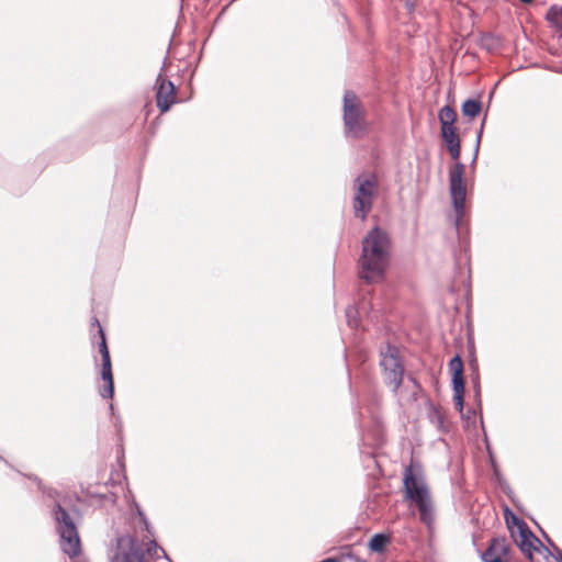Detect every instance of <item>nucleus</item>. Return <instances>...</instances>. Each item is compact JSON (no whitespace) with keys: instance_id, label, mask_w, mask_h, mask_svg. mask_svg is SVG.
<instances>
[{"instance_id":"nucleus-25","label":"nucleus","mask_w":562,"mask_h":562,"mask_svg":"<svg viewBox=\"0 0 562 562\" xmlns=\"http://www.w3.org/2000/svg\"><path fill=\"white\" fill-rule=\"evenodd\" d=\"M470 368H471V380H472V383H473V389H474V392H475V396L480 398L481 396V386H480V374H479V368H477V363H476V360L473 359L471 362H470Z\"/></svg>"},{"instance_id":"nucleus-9","label":"nucleus","mask_w":562,"mask_h":562,"mask_svg":"<svg viewBox=\"0 0 562 562\" xmlns=\"http://www.w3.org/2000/svg\"><path fill=\"white\" fill-rule=\"evenodd\" d=\"M156 88L157 106L161 113H165L176 103V86L171 80L164 78L161 74H159Z\"/></svg>"},{"instance_id":"nucleus-13","label":"nucleus","mask_w":562,"mask_h":562,"mask_svg":"<svg viewBox=\"0 0 562 562\" xmlns=\"http://www.w3.org/2000/svg\"><path fill=\"white\" fill-rule=\"evenodd\" d=\"M419 512V519L427 527H430L434 522V507L431 497L424 498L414 503Z\"/></svg>"},{"instance_id":"nucleus-21","label":"nucleus","mask_w":562,"mask_h":562,"mask_svg":"<svg viewBox=\"0 0 562 562\" xmlns=\"http://www.w3.org/2000/svg\"><path fill=\"white\" fill-rule=\"evenodd\" d=\"M480 46L490 53L495 52L501 46V38L492 33H486L481 36Z\"/></svg>"},{"instance_id":"nucleus-35","label":"nucleus","mask_w":562,"mask_h":562,"mask_svg":"<svg viewBox=\"0 0 562 562\" xmlns=\"http://www.w3.org/2000/svg\"><path fill=\"white\" fill-rule=\"evenodd\" d=\"M168 562H172V560H171V559H168Z\"/></svg>"},{"instance_id":"nucleus-11","label":"nucleus","mask_w":562,"mask_h":562,"mask_svg":"<svg viewBox=\"0 0 562 562\" xmlns=\"http://www.w3.org/2000/svg\"><path fill=\"white\" fill-rule=\"evenodd\" d=\"M101 361V379L103 380L104 384L99 390V394L102 398L108 400L114 396V379L112 372V362L111 359Z\"/></svg>"},{"instance_id":"nucleus-2","label":"nucleus","mask_w":562,"mask_h":562,"mask_svg":"<svg viewBox=\"0 0 562 562\" xmlns=\"http://www.w3.org/2000/svg\"><path fill=\"white\" fill-rule=\"evenodd\" d=\"M344 133L347 138L362 139L369 135L371 124L367 110L358 95L350 90L345 91L342 99Z\"/></svg>"},{"instance_id":"nucleus-29","label":"nucleus","mask_w":562,"mask_h":562,"mask_svg":"<svg viewBox=\"0 0 562 562\" xmlns=\"http://www.w3.org/2000/svg\"><path fill=\"white\" fill-rule=\"evenodd\" d=\"M484 124H485V117L483 119L481 127H480V130H479V132L476 134L474 155H473V159H472V162H471L472 166L475 164V161L477 159V154H479V149H480V144H481V138H482V134H483Z\"/></svg>"},{"instance_id":"nucleus-34","label":"nucleus","mask_w":562,"mask_h":562,"mask_svg":"<svg viewBox=\"0 0 562 562\" xmlns=\"http://www.w3.org/2000/svg\"><path fill=\"white\" fill-rule=\"evenodd\" d=\"M110 411H111V413L113 414V412H114V406H113V404H110Z\"/></svg>"},{"instance_id":"nucleus-37","label":"nucleus","mask_w":562,"mask_h":562,"mask_svg":"<svg viewBox=\"0 0 562 562\" xmlns=\"http://www.w3.org/2000/svg\"><path fill=\"white\" fill-rule=\"evenodd\" d=\"M168 562H172V560H171V559H168Z\"/></svg>"},{"instance_id":"nucleus-4","label":"nucleus","mask_w":562,"mask_h":562,"mask_svg":"<svg viewBox=\"0 0 562 562\" xmlns=\"http://www.w3.org/2000/svg\"><path fill=\"white\" fill-rule=\"evenodd\" d=\"M379 364L383 371L384 383L396 393L403 383L405 371L398 348L390 342L381 346Z\"/></svg>"},{"instance_id":"nucleus-15","label":"nucleus","mask_w":562,"mask_h":562,"mask_svg":"<svg viewBox=\"0 0 562 562\" xmlns=\"http://www.w3.org/2000/svg\"><path fill=\"white\" fill-rule=\"evenodd\" d=\"M391 537L384 532H378L369 541V549L372 552L382 553L390 543Z\"/></svg>"},{"instance_id":"nucleus-23","label":"nucleus","mask_w":562,"mask_h":562,"mask_svg":"<svg viewBox=\"0 0 562 562\" xmlns=\"http://www.w3.org/2000/svg\"><path fill=\"white\" fill-rule=\"evenodd\" d=\"M428 417H429L430 422L434 425H436L439 430H443L445 416L440 412V409L438 407H436L434 404H430V406H429Z\"/></svg>"},{"instance_id":"nucleus-3","label":"nucleus","mask_w":562,"mask_h":562,"mask_svg":"<svg viewBox=\"0 0 562 562\" xmlns=\"http://www.w3.org/2000/svg\"><path fill=\"white\" fill-rule=\"evenodd\" d=\"M52 515L59 536L60 550L70 559L77 558L81 553V541L72 517L59 503L54 505Z\"/></svg>"},{"instance_id":"nucleus-32","label":"nucleus","mask_w":562,"mask_h":562,"mask_svg":"<svg viewBox=\"0 0 562 562\" xmlns=\"http://www.w3.org/2000/svg\"><path fill=\"white\" fill-rule=\"evenodd\" d=\"M157 548H158L157 542H156L155 540H151V541L149 542V547H148V549H147V550H148V552H151V550H154V549L156 550Z\"/></svg>"},{"instance_id":"nucleus-17","label":"nucleus","mask_w":562,"mask_h":562,"mask_svg":"<svg viewBox=\"0 0 562 562\" xmlns=\"http://www.w3.org/2000/svg\"><path fill=\"white\" fill-rule=\"evenodd\" d=\"M546 20L553 27L562 32V5H551L546 13Z\"/></svg>"},{"instance_id":"nucleus-7","label":"nucleus","mask_w":562,"mask_h":562,"mask_svg":"<svg viewBox=\"0 0 562 562\" xmlns=\"http://www.w3.org/2000/svg\"><path fill=\"white\" fill-rule=\"evenodd\" d=\"M403 485L405 498L412 503H416L430 496L428 486L423 477L418 476L412 467H407L403 475Z\"/></svg>"},{"instance_id":"nucleus-10","label":"nucleus","mask_w":562,"mask_h":562,"mask_svg":"<svg viewBox=\"0 0 562 562\" xmlns=\"http://www.w3.org/2000/svg\"><path fill=\"white\" fill-rule=\"evenodd\" d=\"M518 532V538H515V542L521 553L529 560H533V553L539 551L540 548L548 550L544 544L533 535L530 528L527 526L526 528H520Z\"/></svg>"},{"instance_id":"nucleus-24","label":"nucleus","mask_w":562,"mask_h":562,"mask_svg":"<svg viewBox=\"0 0 562 562\" xmlns=\"http://www.w3.org/2000/svg\"><path fill=\"white\" fill-rule=\"evenodd\" d=\"M99 337H100V341L98 344V348H99V352L101 355V360H109V359H111V356H110V351H109V347H108V342H106L105 333H104V329L102 328V326H99Z\"/></svg>"},{"instance_id":"nucleus-18","label":"nucleus","mask_w":562,"mask_h":562,"mask_svg":"<svg viewBox=\"0 0 562 562\" xmlns=\"http://www.w3.org/2000/svg\"><path fill=\"white\" fill-rule=\"evenodd\" d=\"M504 517L506 525L510 531V536L515 537L513 527H517V531L520 530V528H526L528 525L518 516H516L508 506H505L504 508Z\"/></svg>"},{"instance_id":"nucleus-5","label":"nucleus","mask_w":562,"mask_h":562,"mask_svg":"<svg viewBox=\"0 0 562 562\" xmlns=\"http://www.w3.org/2000/svg\"><path fill=\"white\" fill-rule=\"evenodd\" d=\"M464 170L465 166L458 161L449 169L448 175L452 207L456 212L454 225L457 228H459L465 213L467 187L463 180Z\"/></svg>"},{"instance_id":"nucleus-36","label":"nucleus","mask_w":562,"mask_h":562,"mask_svg":"<svg viewBox=\"0 0 562 562\" xmlns=\"http://www.w3.org/2000/svg\"><path fill=\"white\" fill-rule=\"evenodd\" d=\"M168 562H172V560H171V559H168Z\"/></svg>"},{"instance_id":"nucleus-33","label":"nucleus","mask_w":562,"mask_h":562,"mask_svg":"<svg viewBox=\"0 0 562 562\" xmlns=\"http://www.w3.org/2000/svg\"><path fill=\"white\" fill-rule=\"evenodd\" d=\"M91 325L95 326L98 329H99V326H101V324L97 317L92 318Z\"/></svg>"},{"instance_id":"nucleus-19","label":"nucleus","mask_w":562,"mask_h":562,"mask_svg":"<svg viewBox=\"0 0 562 562\" xmlns=\"http://www.w3.org/2000/svg\"><path fill=\"white\" fill-rule=\"evenodd\" d=\"M481 110L482 102L480 99H467L461 106L462 114L464 116H469L470 119L477 116Z\"/></svg>"},{"instance_id":"nucleus-8","label":"nucleus","mask_w":562,"mask_h":562,"mask_svg":"<svg viewBox=\"0 0 562 562\" xmlns=\"http://www.w3.org/2000/svg\"><path fill=\"white\" fill-rule=\"evenodd\" d=\"M113 562H146L143 550L130 536H121L116 539V552Z\"/></svg>"},{"instance_id":"nucleus-22","label":"nucleus","mask_w":562,"mask_h":562,"mask_svg":"<svg viewBox=\"0 0 562 562\" xmlns=\"http://www.w3.org/2000/svg\"><path fill=\"white\" fill-rule=\"evenodd\" d=\"M452 390H453L454 406L460 413H462L463 408H464L465 383L452 384Z\"/></svg>"},{"instance_id":"nucleus-1","label":"nucleus","mask_w":562,"mask_h":562,"mask_svg":"<svg viewBox=\"0 0 562 562\" xmlns=\"http://www.w3.org/2000/svg\"><path fill=\"white\" fill-rule=\"evenodd\" d=\"M391 239L389 234L374 226L362 239L361 256L358 261L359 278L367 283L383 279L390 263Z\"/></svg>"},{"instance_id":"nucleus-31","label":"nucleus","mask_w":562,"mask_h":562,"mask_svg":"<svg viewBox=\"0 0 562 562\" xmlns=\"http://www.w3.org/2000/svg\"><path fill=\"white\" fill-rule=\"evenodd\" d=\"M447 149H448V151L450 154L451 159L458 161L459 158H460V154H461V145L456 146V147H449Z\"/></svg>"},{"instance_id":"nucleus-26","label":"nucleus","mask_w":562,"mask_h":562,"mask_svg":"<svg viewBox=\"0 0 562 562\" xmlns=\"http://www.w3.org/2000/svg\"><path fill=\"white\" fill-rule=\"evenodd\" d=\"M346 317L347 323L351 328H357L359 326L358 311L355 306L349 305L346 308Z\"/></svg>"},{"instance_id":"nucleus-28","label":"nucleus","mask_w":562,"mask_h":562,"mask_svg":"<svg viewBox=\"0 0 562 562\" xmlns=\"http://www.w3.org/2000/svg\"><path fill=\"white\" fill-rule=\"evenodd\" d=\"M137 514L139 516L140 522L144 526V529L147 531L148 535L153 536V527L150 522L148 521L145 513L142 510V508L136 504Z\"/></svg>"},{"instance_id":"nucleus-14","label":"nucleus","mask_w":562,"mask_h":562,"mask_svg":"<svg viewBox=\"0 0 562 562\" xmlns=\"http://www.w3.org/2000/svg\"><path fill=\"white\" fill-rule=\"evenodd\" d=\"M438 119L440 122V128H454L457 122V112L450 105H445L440 109Z\"/></svg>"},{"instance_id":"nucleus-27","label":"nucleus","mask_w":562,"mask_h":562,"mask_svg":"<svg viewBox=\"0 0 562 562\" xmlns=\"http://www.w3.org/2000/svg\"><path fill=\"white\" fill-rule=\"evenodd\" d=\"M498 540V553H501L502 555V559H504L506 562H509L512 560L510 558V553H512V548L507 543L506 539L503 537V538H497Z\"/></svg>"},{"instance_id":"nucleus-20","label":"nucleus","mask_w":562,"mask_h":562,"mask_svg":"<svg viewBox=\"0 0 562 562\" xmlns=\"http://www.w3.org/2000/svg\"><path fill=\"white\" fill-rule=\"evenodd\" d=\"M440 136L447 148L461 145L460 137L454 128H440Z\"/></svg>"},{"instance_id":"nucleus-30","label":"nucleus","mask_w":562,"mask_h":562,"mask_svg":"<svg viewBox=\"0 0 562 562\" xmlns=\"http://www.w3.org/2000/svg\"><path fill=\"white\" fill-rule=\"evenodd\" d=\"M543 535H544V538L547 539V541L550 543V546L553 548V550L555 552V555H554L555 560L558 562H562V550L558 546H555L546 533H543Z\"/></svg>"},{"instance_id":"nucleus-6","label":"nucleus","mask_w":562,"mask_h":562,"mask_svg":"<svg viewBox=\"0 0 562 562\" xmlns=\"http://www.w3.org/2000/svg\"><path fill=\"white\" fill-rule=\"evenodd\" d=\"M378 184L376 177L371 175L369 178L358 176L355 179V211L361 212V218L364 220L373 205L374 188Z\"/></svg>"},{"instance_id":"nucleus-16","label":"nucleus","mask_w":562,"mask_h":562,"mask_svg":"<svg viewBox=\"0 0 562 562\" xmlns=\"http://www.w3.org/2000/svg\"><path fill=\"white\" fill-rule=\"evenodd\" d=\"M484 562H506L502 559L501 553H498V540L497 538H493L487 547V549L481 555Z\"/></svg>"},{"instance_id":"nucleus-12","label":"nucleus","mask_w":562,"mask_h":562,"mask_svg":"<svg viewBox=\"0 0 562 562\" xmlns=\"http://www.w3.org/2000/svg\"><path fill=\"white\" fill-rule=\"evenodd\" d=\"M449 370L451 372V383L452 384H463L464 380V364L461 356L459 353L454 355L449 363Z\"/></svg>"}]
</instances>
